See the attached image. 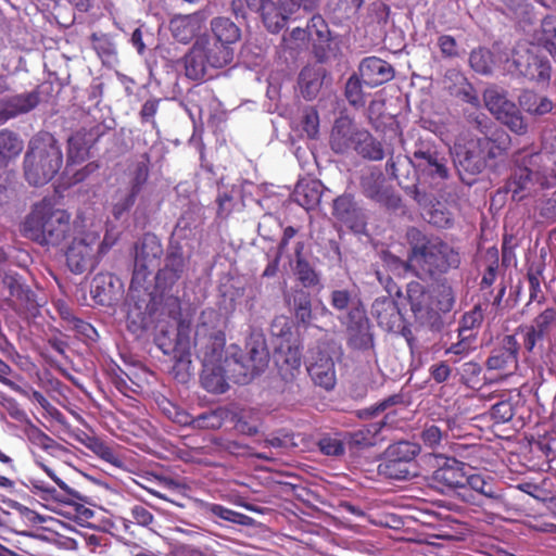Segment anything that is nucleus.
<instances>
[{
  "instance_id": "nucleus-1",
  "label": "nucleus",
  "mask_w": 556,
  "mask_h": 556,
  "mask_svg": "<svg viewBox=\"0 0 556 556\" xmlns=\"http://www.w3.org/2000/svg\"><path fill=\"white\" fill-rule=\"evenodd\" d=\"M408 260L421 279L439 281L462 264L459 251L440 237L427 236L417 228L407 231Z\"/></svg>"
},
{
  "instance_id": "nucleus-2",
  "label": "nucleus",
  "mask_w": 556,
  "mask_h": 556,
  "mask_svg": "<svg viewBox=\"0 0 556 556\" xmlns=\"http://www.w3.org/2000/svg\"><path fill=\"white\" fill-rule=\"evenodd\" d=\"M511 146V138L505 129L481 136L462 135L457 138L454 150L459 166L472 174H481L488 167H494L496 161L506 156Z\"/></svg>"
},
{
  "instance_id": "nucleus-3",
  "label": "nucleus",
  "mask_w": 556,
  "mask_h": 556,
  "mask_svg": "<svg viewBox=\"0 0 556 556\" xmlns=\"http://www.w3.org/2000/svg\"><path fill=\"white\" fill-rule=\"evenodd\" d=\"M22 232L40 245L58 247L71 232V214L56 207L51 200L42 199L26 216Z\"/></svg>"
},
{
  "instance_id": "nucleus-4",
  "label": "nucleus",
  "mask_w": 556,
  "mask_h": 556,
  "mask_svg": "<svg viewBox=\"0 0 556 556\" xmlns=\"http://www.w3.org/2000/svg\"><path fill=\"white\" fill-rule=\"evenodd\" d=\"M63 165L62 148L48 131L35 135L24 156V174L33 186H43L54 178Z\"/></svg>"
},
{
  "instance_id": "nucleus-5",
  "label": "nucleus",
  "mask_w": 556,
  "mask_h": 556,
  "mask_svg": "<svg viewBox=\"0 0 556 556\" xmlns=\"http://www.w3.org/2000/svg\"><path fill=\"white\" fill-rule=\"evenodd\" d=\"M316 3L317 0H231L230 5L237 18L256 13L268 31L278 34L296 11H312Z\"/></svg>"
},
{
  "instance_id": "nucleus-6",
  "label": "nucleus",
  "mask_w": 556,
  "mask_h": 556,
  "mask_svg": "<svg viewBox=\"0 0 556 556\" xmlns=\"http://www.w3.org/2000/svg\"><path fill=\"white\" fill-rule=\"evenodd\" d=\"M189 263L190 256L185 255L181 243L169 241L165 252L164 265L156 271L154 287L150 293L154 302L165 300L166 304L173 307L169 314H179L180 301L174 292H177L179 280L187 274Z\"/></svg>"
},
{
  "instance_id": "nucleus-7",
  "label": "nucleus",
  "mask_w": 556,
  "mask_h": 556,
  "mask_svg": "<svg viewBox=\"0 0 556 556\" xmlns=\"http://www.w3.org/2000/svg\"><path fill=\"white\" fill-rule=\"evenodd\" d=\"M225 362L231 372L230 378L235 383L248 384L253 378L265 370L269 363V352L266 341L262 336H250L244 350L235 353Z\"/></svg>"
},
{
  "instance_id": "nucleus-8",
  "label": "nucleus",
  "mask_w": 556,
  "mask_h": 556,
  "mask_svg": "<svg viewBox=\"0 0 556 556\" xmlns=\"http://www.w3.org/2000/svg\"><path fill=\"white\" fill-rule=\"evenodd\" d=\"M420 452V445L415 442L399 441L390 444L378 471L389 479L408 480L416 476V458Z\"/></svg>"
},
{
  "instance_id": "nucleus-9",
  "label": "nucleus",
  "mask_w": 556,
  "mask_h": 556,
  "mask_svg": "<svg viewBox=\"0 0 556 556\" xmlns=\"http://www.w3.org/2000/svg\"><path fill=\"white\" fill-rule=\"evenodd\" d=\"M482 98L486 110L496 121L518 136L527 134L528 124L516 103L508 99L505 89L495 85L490 86L484 89Z\"/></svg>"
},
{
  "instance_id": "nucleus-10",
  "label": "nucleus",
  "mask_w": 556,
  "mask_h": 556,
  "mask_svg": "<svg viewBox=\"0 0 556 556\" xmlns=\"http://www.w3.org/2000/svg\"><path fill=\"white\" fill-rule=\"evenodd\" d=\"M99 232L81 231L74 236L65 250L66 265L76 275L92 271L99 264Z\"/></svg>"
},
{
  "instance_id": "nucleus-11",
  "label": "nucleus",
  "mask_w": 556,
  "mask_h": 556,
  "mask_svg": "<svg viewBox=\"0 0 556 556\" xmlns=\"http://www.w3.org/2000/svg\"><path fill=\"white\" fill-rule=\"evenodd\" d=\"M135 251L130 289H146V283L152 269L157 265L163 255V247L160 239L154 233L147 232L136 243Z\"/></svg>"
},
{
  "instance_id": "nucleus-12",
  "label": "nucleus",
  "mask_w": 556,
  "mask_h": 556,
  "mask_svg": "<svg viewBox=\"0 0 556 556\" xmlns=\"http://www.w3.org/2000/svg\"><path fill=\"white\" fill-rule=\"evenodd\" d=\"M536 190L533 168L527 162V150H518L513 155V168L503 186V191L510 193L511 199L519 202Z\"/></svg>"
},
{
  "instance_id": "nucleus-13",
  "label": "nucleus",
  "mask_w": 556,
  "mask_h": 556,
  "mask_svg": "<svg viewBox=\"0 0 556 556\" xmlns=\"http://www.w3.org/2000/svg\"><path fill=\"white\" fill-rule=\"evenodd\" d=\"M105 131L104 124L96 123L89 127H81L67 139L64 175H70L72 167L80 165L88 159L90 149L104 136Z\"/></svg>"
},
{
  "instance_id": "nucleus-14",
  "label": "nucleus",
  "mask_w": 556,
  "mask_h": 556,
  "mask_svg": "<svg viewBox=\"0 0 556 556\" xmlns=\"http://www.w3.org/2000/svg\"><path fill=\"white\" fill-rule=\"evenodd\" d=\"M166 333L162 332L156 338L159 348L164 354H173L175 363L172 374L180 382H187L190 379L191 359H190V342L185 329L179 327L175 334L174 341H165Z\"/></svg>"
},
{
  "instance_id": "nucleus-15",
  "label": "nucleus",
  "mask_w": 556,
  "mask_h": 556,
  "mask_svg": "<svg viewBox=\"0 0 556 556\" xmlns=\"http://www.w3.org/2000/svg\"><path fill=\"white\" fill-rule=\"evenodd\" d=\"M516 71L523 77L536 83H547L551 78V64L546 58L540 56L534 49L518 47L513 52Z\"/></svg>"
},
{
  "instance_id": "nucleus-16",
  "label": "nucleus",
  "mask_w": 556,
  "mask_h": 556,
  "mask_svg": "<svg viewBox=\"0 0 556 556\" xmlns=\"http://www.w3.org/2000/svg\"><path fill=\"white\" fill-rule=\"evenodd\" d=\"M415 167L432 180H445L448 178L446 157L433 146L420 144L413 152Z\"/></svg>"
},
{
  "instance_id": "nucleus-17",
  "label": "nucleus",
  "mask_w": 556,
  "mask_h": 556,
  "mask_svg": "<svg viewBox=\"0 0 556 556\" xmlns=\"http://www.w3.org/2000/svg\"><path fill=\"white\" fill-rule=\"evenodd\" d=\"M519 348L515 336H505L501 344L491 351L485 363L486 368L503 371L506 376L511 375L518 366Z\"/></svg>"
},
{
  "instance_id": "nucleus-18",
  "label": "nucleus",
  "mask_w": 556,
  "mask_h": 556,
  "mask_svg": "<svg viewBox=\"0 0 556 556\" xmlns=\"http://www.w3.org/2000/svg\"><path fill=\"white\" fill-rule=\"evenodd\" d=\"M363 128H358L352 118L346 115L338 117L330 132L329 144L336 154H346L353 150L356 137Z\"/></svg>"
},
{
  "instance_id": "nucleus-19",
  "label": "nucleus",
  "mask_w": 556,
  "mask_h": 556,
  "mask_svg": "<svg viewBox=\"0 0 556 556\" xmlns=\"http://www.w3.org/2000/svg\"><path fill=\"white\" fill-rule=\"evenodd\" d=\"M206 16L202 11L191 14H177L169 21L173 38L184 45L191 42L202 30Z\"/></svg>"
},
{
  "instance_id": "nucleus-20",
  "label": "nucleus",
  "mask_w": 556,
  "mask_h": 556,
  "mask_svg": "<svg viewBox=\"0 0 556 556\" xmlns=\"http://www.w3.org/2000/svg\"><path fill=\"white\" fill-rule=\"evenodd\" d=\"M527 162L533 168L538 189L556 187V154L527 151Z\"/></svg>"
},
{
  "instance_id": "nucleus-21",
  "label": "nucleus",
  "mask_w": 556,
  "mask_h": 556,
  "mask_svg": "<svg viewBox=\"0 0 556 556\" xmlns=\"http://www.w3.org/2000/svg\"><path fill=\"white\" fill-rule=\"evenodd\" d=\"M371 316L388 332H396L403 323L397 302L390 296L377 298L371 304Z\"/></svg>"
},
{
  "instance_id": "nucleus-22",
  "label": "nucleus",
  "mask_w": 556,
  "mask_h": 556,
  "mask_svg": "<svg viewBox=\"0 0 556 556\" xmlns=\"http://www.w3.org/2000/svg\"><path fill=\"white\" fill-rule=\"evenodd\" d=\"M278 374L286 382H292L301 372L302 353L298 345L280 344L274 353Z\"/></svg>"
},
{
  "instance_id": "nucleus-23",
  "label": "nucleus",
  "mask_w": 556,
  "mask_h": 556,
  "mask_svg": "<svg viewBox=\"0 0 556 556\" xmlns=\"http://www.w3.org/2000/svg\"><path fill=\"white\" fill-rule=\"evenodd\" d=\"M431 481L442 492H455L464 484V481H467L464 464L455 458H447L443 466L433 471Z\"/></svg>"
},
{
  "instance_id": "nucleus-24",
  "label": "nucleus",
  "mask_w": 556,
  "mask_h": 556,
  "mask_svg": "<svg viewBox=\"0 0 556 556\" xmlns=\"http://www.w3.org/2000/svg\"><path fill=\"white\" fill-rule=\"evenodd\" d=\"M359 75L365 85L370 88L383 85L394 78V67L378 56H367L362 60Z\"/></svg>"
},
{
  "instance_id": "nucleus-25",
  "label": "nucleus",
  "mask_w": 556,
  "mask_h": 556,
  "mask_svg": "<svg viewBox=\"0 0 556 556\" xmlns=\"http://www.w3.org/2000/svg\"><path fill=\"white\" fill-rule=\"evenodd\" d=\"M462 435V429L456 419H441L438 424L425 425L420 439L422 443L431 448H439L443 442L448 443L450 439Z\"/></svg>"
},
{
  "instance_id": "nucleus-26",
  "label": "nucleus",
  "mask_w": 556,
  "mask_h": 556,
  "mask_svg": "<svg viewBox=\"0 0 556 556\" xmlns=\"http://www.w3.org/2000/svg\"><path fill=\"white\" fill-rule=\"evenodd\" d=\"M225 342V334L222 331L210 336H201L198 331L194 346L202 364H223Z\"/></svg>"
},
{
  "instance_id": "nucleus-27",
  "label": "nucleus",
  "mask_w": 556,
  "mask_h": 556,
  "mask_svg": "<svg viewBox=\"0 0 556 556\" xmlns=\"http://www.w3.org/2000/svg\"><path fill=\"white\" fill-rule=\"evenodd\" d=\"M40 102V93L38 90L15 94L1 101L0 124L5 123L10 118L26 114L33 111Z\"/></svg>"
},
{
  "instance_id": "nucleus-28",
  "label": "nucleus",
  "mask_w": 556,
  "mask_h": 556,
  "mask_svg": "<svg viewBox=\"0 0 556 556\" xmlns=\"http://www.w3.org/2000/svg\"><path fill=\"white\" fill-rule=\"evenodd\" d=\"M481 397L486 400H495L490 406L489 415L494 424H506L513 419L516 414L517 405L520 400V395H513L511 393H484L480 394Z\"/></svg>"
},
{
  "instance_id": "nucleus-29",
  "label": "nucleus",
  "mask_w": 556,
  "mask_h": 556,
  "mask_svg": "<svg viewBox=\"0 0 556 556\" xmlns=\"http://www.w3.org/2000/svg\"><path fill=\"white\" fill-rule=\"evenodd\" d=\"M308 375L316 386L327 391L332 390L337 383L334 362L326 353H318L316 359L307 367Z\"/></svg>"
},
{
  "instance_id": "nucleus-30",
  "label": "nucleus",
  "mask_w": 556,
  "mask_h": 556,
  "mask_svg": "<svg viewBox=\"0 0 556 556\" xmlns=\"http://www.w3.org/2000/svg\"><path fill=\"white\" fill-rule=\"evenodd\" d=\"M201 383L203 388L212 393H224L228 389L227 379H230L227 363L224 364H202Z\"/></svg>"
},
{
  "instance_id": "nucleus-31",
  "label": "nucleus",
  "mask_w": 556,
  "mask_h": 556,
  "mask_svg": "<svg viewBox=\"0 0 556 556\" xmlns=\"http://www.w3.org/2000/svg\"><path fill=\"white\" fill-rule=\"evenodd\" d=\"M185 75L191 80H202L206 75L208 64L206 63L204 41L195 40L184 59Z\"/></svg>"
},
{
  "instance_id": "nucleus-32",
  "label": "nucleus",
  "mask_w": 556,
  "mask_h": 556,
  "mask_svg": "<svg viewBox=\"0 0 556 556\" xmlns=\"http://www.w3.org/2000/svg\"><path fill=\"white\" fill-rule=\"evenodd\" d=\"M288 306L292 309L298 324L308 327L313 319L312 298L303 288L293 289L286 298Z\"/></svg>"
},
{
  "instance_id": "nucleus-33",
  "label": "nucleus",
  "mask_w": 556,
  "mask_h": 556,
  "mask_svg": "<svg viewBox=\"0 0 556 556\" xmlns=\"http://www.w3.org/2000/svg\"><path fill=\"white\" fill-rule=\"evenodd\" d=\"M456 303V294L446 279H440L433 286L430 293V314L431 313H450Z\"/></svg>"
},
{
  "instance_id": "nucleus-34",
  "label": "nucleus",
  "mask_w": 556,
  "mask_h": 556,
  "mask_svg": "<svg viewBox=\"0 0 556 556\" xmlns=\"http://www.w3.org/2000/svg\"><path fill=\"white\" fill-rule=\"evenodd\" d=\"M406 296L410 311L416 318L430 316V293L419 281H410L406 286Z\"/></svg>"
},
{
  "instance_id": "nucleus-35",
  "label": "nucleus",
  "mask_w": 556,
  "mask_h": 556,
  "mask_svg": "<svg viewBox=\"0 0 556 556\" xmlns=\"http://www.w3.org/2000/svg\"><path fill=\"white\" fill-rule=\"evenodd\" d=\"M382 427L383 422L378 421L369 424L353 432H348L345 435L346 443L350 445V447H355L358 450L375 446L380 441L379 434Z\"/></svg>"
},
{
  "instance_id": "nucleus-36",
  "label": "nucleus",
  "mask_w": 556,
  "mask_h": 556,
  "mask_svg": "<svg viewBox=\"0 0 556 556\" xmlns=\"http://www.w3.org/2000/svg\"><path fill=\"white\" fill-rule=\"evenodd\" d=\"M213 38L224 45L232 46L241 38L239 26L226 16H216L210 23Z\"/></svg>"
},
{
  "instance_id": "nucleus-37",
  "label": "nucleus",
  "mask_w": 556,
  "mask_h": 556,
  "mask_svg": "<svg viewBox=\"0 0 556 556\" xmlns=\"http://www.w3.org/2000/svg\"><path fill=\"white\" fill-rule=\"evenodd\" d=\"M151 156L144 152L128 166L129 190L140 194L150 177Z\"/></svg>"
},
{
  "instance_id": "nucleus-38",
  "label": "nucleus",
  "mask_w": 556,
  "mask_h": 556,
  "mask_svg": "<svg viewBox=\"0 0 556 556\" xmlns=\"http://www.w3.org/2000/svg\"><path fill=\"white\" fill-rule=\"evenodd\" d=\"M353 150L363 159L369 161H381L384 157L382 143L368 130L362 129Z\"/></svg>"
},
{
  "instance_id": "nucleus-39",
  "label": "nucleus",
  "mask_w": 556,
  "mask_h": 556,
  "mask_svg": "<svg viewBox=\"0 0 556 556\" xmlns=\"http://www.w3.org/2000/svg\"><path fill=\"white\" fill-rule=\"evenodd\" d=\"M204 41V51L206 63L212 68H223L229 65L233 60V49L228 45L218 41L210 42L207 39Z\"/></svg>"
},
{
  "instance_id": "nucleus-40",
  "label": "nucleus",
  "mask_w": 556,
  "mask_h": 556,
  "mask_svg": "<svg viewBox=\"0 0 556 556\" xmlns=\"http://www.w3.org/2000/svg\"><path fill=\"white\" fill-rule=\"evenodd\" d=\"M24 144L18 136L8 129L0 131V167L8 168L11 161L15 160L23 151Z\"/></svg>"
},
{
  "instance_id": "nucleus-41",
  "label": "nucleus",
  "mask_w": 556,
  "mask_h": 556,
  "mask_svg": "<svg viewBox=\"0 0 556 556\" xmlns=\"http://www.w3.org/2000/svg\"><path fill=\"white\" fill-rule=\"evenodd\" d=\"M323 73L315 67L306 66L299 75V86L302 96L306 100H313L319 93L323 86Z\"/></svg>"
},
{
  "instance_id": "nucleus-42",
  "label": "nucleus",
  "mask_w": 556,
  "mask_h": 556,
  "mask_svg": "<svg viewBox=\"0 0 556 556\" xmlns=\"http://www.w3.org/2000/svg\"><path fill=\"white\" fill-rule=\"evenodd\" d=\"M332 215L342 223H354L359 215V207L357 206L354 197L350 193L337 197L332 204Z\"/></svg>"
},
{
  "instance_id": "nucleus-43",
  "label": "nucleus",
  "mask_w": 556,
  "mask_h": 556,
  "mask_svg": "<svg viewBox=\"0 0 556 556\" xmlns=\"http://www.w3.org/2000/svg\"><path fill=\"white\" fill-rule=\"evenodd\" d=\"M464 484L486 497V501L494 506L503 504V495L494 486L492 480H486L481 475H470L467 476V481H464Z\"/></svg>"
},
{
  "instance_id": "nucleus-44",
  "label": "nucleus",
  "mask_w": 556,
  "mask_h": 556,
  "mask_svg": "<svg viewBox=\"0 0 556 556\" xmlns=\"http://www.w3.org/2000/svg\"><path fill=\"white\" fill-rule=\"evenodd\" d=\"M320 195L319 182L315 180L298 184L293 193L294 201L307 211L319 203Z\"/></svg>"
},
{
  "instance_id": "nucleus-45",
  "label": "nucleus",
  "mask_w": 556,
  "mask_h": 556,
  "mask_svg": "<svg viewBox=\"0 0 556 556\" xmlns=\"http://www.w3.org/2000/svg\"><path fill=\"white\" fill-rule=\"evenodd\" d=\"M80 442L92 453H94L102 460L118 466L121 465V458L114 451L112 446H110L105 441L96 435L85 434L84 439Z\"/></svg>"
},
{
  "instance_id": "nucleus-46",
  "label": "nucleus",
  "mask_w": 556,
  "mask_h": 556,
  "mask_svg": "<svg viewBox=\"0 0 556 556\" xmlns=\"http://www.w3.org/2000/svg\"><path fill=\"white\" fill-rule=\"evenodd\" d=\"M519 104L526 112L533 115H544L553 109V102L547 97L531 90H526L519 96Z\"/></svg>"
},
{
  "instance_id": "nucleus-47",
  "label": "nucleus",
  "mask_w": 556,
  "mask_h": 556,
  "mask_svg": "<svg viewBox=\"0 0 556 556\" xmlns=\"http://www.w3.org/2000/svg\"><path fill=\"white\" fill-rule=\"evenodd\" d=\"M545 265L542 262H532L528 266L527 280L529 282V303H542L544 293L541 289Z\"/></svg>"
},
{
  "instance_id": "nucleus-48",
  "label": "nucleus",
  "mask_w": 556,
  "mask_h": 556,
  "mask_svg": "<svg viewBox=\"0 0 556 556\" xmlns=\"http://www.w3.org/2000/svg\"><path fill=\"white\" fill-rule=\"evenodd\" d=\"M469 64L475 72L489 75L494 65V55L488 48L479 47L470 52Z\"/></svg>"
},
{
  "instance_id": "nucleus-49",
  "label": "nucleus",
  "mask_w": 556,
  "mask_h": 556,
  "mask_svg": "<svg viewBox=\"0 0 556 556\" xmlns=\"http://www.w3.org/2000/svg\"><path fill=\"white\" fill-rule=\"evenodd\" d=\"M359 186L363 194L376 201L381 197V193L386 189L383 187V177L379 172H370L361 177Z\"/></svg>"
},
{
  "instance_id": "nucleus-50",
  "label": "nucleus",
  "mask_w": 556,
  "mask_h": 556,
  "mask_svg": "<svg viewBox=\"0 0 556 556\" xmlns=\"http://www.w3.org/2000/svg\"><path fill=\"white\" fill-rule=\"evenodd\" d=\"M205 510L223 520H226V521H229L232 523H237V525H241V526H249L252 521L251 517H249L242 513L235 511V510L227 508L220 504L206 503Z\"/></svg>"
},
{
  "instance_id": "nucleus-51",
  "label": "nucleus",
  "mask_w": 556,
  "mask_h": 556,
  "mask_svg": "<svg viewBox=\"0 0 556 556\" xmlns=\"http://www.w3.org/2000/svg\"><path fill=\"white\" fill-rule=\"evenodd\" d=\"M294 274L303 288H315L320 283L319 274L307 260H300L294 264Z\"/></svg>"
},
{
  "instance_id": "nucleus-52",
  "label": "nucleus",
  "mask_w": 556,
  "mask_h": 556,
  "mask_svg": "<svg viewBox=\"0 0 556 556\" xmlns=\"http://www.w3.org/2000/svg\"><path fill=\"white\" fill-rule=\"evenodd\" d=\"M483 318L484 315L481 304H476L462 316L457 332H462L463 334H476L473 331L480 328Z\"/></svg>"
},
{
  "instance_id": "nucleus-53",
  "label": "nucleus",
  "mask_w": 556,
  "mask_h": 556,
  "mask_svg": "<svg viewBox=\"0 0 556 556\" xmlns=\"http://www.w3.org/2000/svg\"><path fill=\"white\" fill-rule=\"evenodd\" d=\"M349 345L355 350H368L374 345V337L370 332V325L361 326V328H355L350 331H346Z\"/></svg>"
},
{
  "instance_id": "nucleus-54",
  "label": "nucleus",
  "mask_w": 556,
  "mask_h": 556,
  "mask_svg": "<svg viewBox=\"0 0 556 556\" xmlns=\"http://www.w3.org/2000/svg\"><path fill=\"white\" fill-rule=\"evenodd\" d=\"M540 40L551 54H556V16L547 15L542 20Z\"/></svg>"
},
{
  "instance_id": "nucleus-55",
  "label": "nucleus",
  "mask_w": 556,
  "mask_h": 556,
  "mask_svg": "<svg viewBox=\"0 0 556 556\" xmlns=\"http://www.w3.org/2000/svg\"><path fill=\"white\" fill-rule=\"evenodd\" d=\"M193 427L199 429H219L224 424V410H208L192 419Z\"/></svg>"
},
{
  "instance_id": "nucleus-56",
  "label": "nucleus",
  "mask_w": 556,
  "mask_h": 556,
  "mask_svg": "<svg viewBox=\"0 0 556 556\" xmlns=\"http://www.w3.org/2000/svg\"><path fill=\"white\" fill-rule=\"evenodd\" d=\"M362 78L356 74L349 77L345 84V98L349 103L354 106H363L365 104V97L362 88Z\"/></svg>"
},
{
  "instance_id": "nucleus-57",
  "label": "nucleus",
  "mask_w": 556,
  "mask_h": 556,
  "mask_svg": "<svg viewBox=\"0 0 556 556\" xmlns=\"http://www.w3.org/2000/svg\"><path fill=\"white\" fill-rule=\"evenodd\" d=\"M301 127L309 139L317 138L319 134V115L315 108H306L303 111Z\"/></svg>"
},
{
  "instance_id": "nucleus-58",
  "label": "nucleus",
  "mask_w": 556,
  "mask_h": 556,
  "mask_svg": "<svg viewBox=\"0 0 556 556\" xmlns=\"http://www.w3.org/2000/svg\"><path fill=\"white\" fill-rule=\"evenodd\" d=\"M457 337V342L452 343L446 349V354H454L463 357L468 355L472 350H475L473 343L476 341L477 334H463L462 332H458Z\"/></svg>"
},
{
  "instance_id": "nucleus-59",
  "label": "nucleus",
  "mask_w": 556,
  "mask_h": 556,
  "mask_svg": "<svg viewBox=\"0 0 556 556\" xmlns=\"http://www.w3.org/2000/svg\"><path fill=\"white\" fill-rule=\"evenodd\" d=\"M482 367L478 362L469 361L462 365L460 368V381L467 386L473 388L479 383Z\"/></svg>"
},
{
  "instance_id": "nucleus-60",
  "label": "nucleus",
  "mask_w": 556,
  "mask_h": 556,
  "mask_svg": "<svg viewBox=\"0 0 556 556\" xmlns=\"http://www.w3.org/2000/svg\"><path fill=\"white\" fill-rule=\"evenodd\" d=\"M317 445L319 451L327 456H342L345 452L343 441L329 434L320 438Z\"/></svg>"
},
{
  "instance_id": "nucleus-61",
  "label": "nucleus",
  "mask_w": 556,
  "mask_h": 556,
  "mask_svg": "<svg viewBox=\"0 0 556 556\" xmlns=\"http://www.w3.org/2000/svg\"><path fill=\"white\" fill-rule=\"evenodd\" d=\"M457 497L471 506L477 507H493L494 505L486 501V497L481 496V494L472 491L466 484H463L459 489L455 491Z\"/></svg>"
},
{
  "instance_id": "nucleus-62",
  "label": "nucleus",
  "mask_w": 556,
  "mask_h": 556,
  "mask_svg": "<svg viewBox=\"0 0 556 556\" xmlns=\"http://www.w3.org/2000/svg\"><path fill=\"white\" fill-rule=\"evenodd\" d=\"M368 17L371 23L386 26L390 17V7L380 0L375 1L369 5Z\"/></svg>"
},
{
  "instance_id": "nucleus-63",
  "label": "nucleus",
  "mask_w": 556,
  "mask_h": 556,
  "mask_svg": "<svg viewBox=\"0 0 556 556\" xmlns=\"http://www.w3.org/2000/svg\"><path fill=\"white\" fill-rule=\"evenodd\" d=\"M306 31L308 36L316 37L318 40L324 41L328 38L329 29L324 17L319 14L313 15L307 23Z\"/></svg>"
},
{
  "instance_id": "nucleus-64",
  "label": "nucleus",
  "mask_w": 556,
  "mask_h": 556,
  "mask_svg": "<svg viewBox=\"0 0 556 556\" xmlns=\"http://www.w3.org/2000/svg\"><path fill=\"white\" fill-rule=\"evenodd\" d=\"M169 556H206V554L199 546L176 541L169 545Z\"/></svg>"
}]
</instances>
